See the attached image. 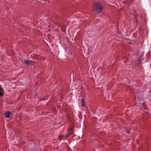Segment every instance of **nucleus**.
Wrapping results in <instances>:
<instances>
[{
    "label": "nucleus",
    "mask_w": 151,
    "mask_h": 151,
    "mask_svg": "<svg viewBox=\"0 0 151 151\" xmlns=\"http://www.w3.org/2000/svg\"><path fill=\"white\" fill-rule=\"evenodd\" d=\"M103 6L99 2L95 3L94 9L96 12L98 13H101L103 9Z\"/></svg>",
    "instance_id": "obj_1"
},
{
    "label": "nucleus",
    "mask_w": 151,
    "mask_h": 151,
    "mask_svg": "<svg viewBox=\"0 0 151 151\" xmlns=\"http://www.w3.org/2000/svg\"><path fill=\"white\" fill-rule=\"evenodd\" d=\"M21 62L22 63L24 64L25 63L28 65H33V62L32 61L26 59H24L23 60H21Z\"/></svg>",
    "instance_id": "obj_2"
},
{
    "label": "nucleus",
    "mask_w": 151,
    "mask_h": 151,
    "mask_svg": "<svg viewBox=\"0 0 151 151\" xmlns=\"http://www.w3.org/2000/svg\"><path fill=\"white\" fill-rule=\"evenodd\" d=\"M4 90L0 86V96H3L4 95Z\"/></svg>",
    "instance_id": "obj_3"
},
{
    "label": "nucleus",
    "mask_w": 151,
    "mask_h": 151,
    "mask_svg": "<svg viewBox=\"0 0 151 151\" xmlns=\"http://www.w3.org/2000/svg\"><path fill=\"white\" fill-rule=\"evenodd\" d=\"M10 114V112L9 111H7L4 114V116H5V118H9V116Z\"/></svg>",
    "instance_id": "obj_4"
},
{
    "label": "nucleus",
    "mask_w": 151,
    "mask_h": 151,
    "mask_svg": "<svg viewBox=\"0 0 151 151\" xmlns=\"http://www.w3.org/2000/svg\"><path fill=\"white\" fill-rule=\"evenodd\" d=\"M81 104L82 107H83L85 105L84 100L83 99H82L81 100Z\"/></svg>",
    "instance_id": "obj_5"
},
{
    "label": "nucleus",
    "mask_w": 151,
    "mask_h": 151,
    "mask_svg": "<svg viewBox=\"0 0 151 151\" xmlns=\"http://www.w3.org/2000/svg\"><path fill=\"white\" fill-rule=\"evenodd\" d=\"M58 139L60 140H61L63 139V136H59L58 137Z\"/></svg>",
    "instance_id": "obj_6"
}]
</instances>
